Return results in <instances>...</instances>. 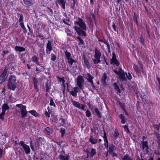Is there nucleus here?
Here are the masks:
<instances>
[{
	"mask_svg": "<svg viewBox=\"0 0 160 160\" xmlns=\"http://www.w3.org/2000/svg\"><path fill=\"white\" fill-rule=\"evenodd\" d=\"M76 23L82 29H81L80 28L76 26H74L75 29L78 34L79 35L85 36L86 33L84 31L86 30V27L85 22L81 19L79 18L78 20L75 22V24Z\"/></svg>",
	"mask_w": 160,
	"mask_h": 160,
	"instance_id": "1",
	"label": "nucleus"
},
{
	"mask_svg": "<svg viewBox=\"0 0 160 160\" xmlns=\"http://www.w3.org/2000/svg\"><path fill=\"white\" fill-rule=\"evenodd\" d=\"M113 71L115 73L119 76V78L121 81L126 80V78L125 77V72L123 71L121 68H118V70L116 69H113Z\"/></svg>",
	"mask_w": 160,
	"mask_h": 160,
	"instance_id": "2",
	"label": "nucleus"
},
{
	"mask_svg": "<svg viewBox=\"0 0 160 160\" xmlns=\"http://www.w3.org/2000/svg\"><path fill=\"white\" fill-rule=\"evenodd\" d=\"M94 57L96 58L92 59V61L94 64H98L101 62L100 57L101 53L100 51L97 48H95L94 50Z\"/></svg>",
	"mask_w": 160,
	"mask_h": 160,
	"instance_id": "3",
	"label": "nucleus"
},
{
	"mask_svg": "<svg viewBox=\"0 0 160 160\" xmlns=\"http://www.w3.org/2000/svg\"><path fill=\"white\" fill-rule=\"evenodd\" d=\"M65 53L68 62L73 67L76 66V63L75 60L70 58L71 55L70 53L67 51H65Z\"/></svg>",
	"mask_w": 160,
	"mask_h": 160,
	"instance_id": "4",
	"label": "nucleus"
},
{
	"mask_svg": "<svg viewBox=\"0 0 160 160\" xmlns=\"http://www.w3.org/2000/svg\"><path fill=\"white\" fill-rule=\"evenodd\" d=\"M107 150L108 152L112 155V157H118L117 154L114 152L116 150V147L115 145L112 144L109 145Z\"/></svg>",
	"mask_w": 160,
	"mask_h": 160,
	"instance_id": "5",
	"label": "nucleus"
},
{
	"mask_svg": "<svg viewBox=\"0 0 160 160\" xmlns=\"http://www.w3.org/2000/svg\"><path fill=\"white\" fill-rule=\"evenodd\" d=\"M16 107L20 109L22 117H24L27 115L28 113L26 110V106L21 104H17Z\"/></svg>",
	"mask_w": 160,
	"mask_h": 160,
	"instance_id": "6",
	"label": "nucleus"
},
{
	"mask_svg": "<svg viewBox=\"0 0 160 160\" xmlns=\"http://www.w3.org/2000/svg\"><path fill=\"white\" fill-rule=\"evenodd\" d=\"M76 82L77 85L78 87L81 89H82V88L83 86L84 80L82 76H79L77 77Z\"/></svg>",
	"mask_w": 160,
	"mask_h": 160,
	"instance_id": "7",
	"label": "nucleus"
},
{
	"mask_svg": "<svg viewBox=\"0 0 160 160\" xmlns=\"http://www.w3.org/2000/svg\"><path fill=\"white\" fill-rule=\"evenodd\" d=\"M19 144L22 146L26 154H28L30 153V149L28 145L25 144L24 142L22 141L20 142Z\"/></svg>",
	"mask_w": 160,
	"mask_h": 160,
	"instance_id": "8",
	"label": "nucleus"
},
{
	"mask_svg": "<svg viewBox=\"0 0 160 160\" xmlns=\"http://www.w3.org/2000/svg\"><path fill=\"white\" fill-rule=\"evenodd\" d=\"M71 101L72 102V105L75 107L81 109L83 110H85L84 108L85 106L83 104H81L80 103L78 102L75 101L73 99H71Z\"/></svg>",
	"mask_w": 160,
	"mask_h": 160,
	"instance_id": "9",
	"label": "nucleus"
},
{
	"mask_svg": "<svg viewBox=\"0 0 160 160\" xmlns=\"http://www.w3.org/2000/svg\"><path fill=\"white\" fill-rule=\"evenodd\" d=\"M110 64L117 66L119 65L120 63L116 58V56L115 54L113 53H112V58L110 61Z\"/></svg>",
	"mask_w": 160,
	"mask_h": 160,
	"instance_id": "10",
	"label": "nucleus"
},
{
	"mask_svg": "<svg viewBox=\"0 0 160 160\" xmlns=\"http://www.w3.org/2000/svg\"><path fill=\"white\" fill-rule=\"evenodd\" d=\"M52 50V45L51 41L48 40L46 46V53L49 54Z\"/></svg>",
	"mask_w": 160,
	"mask_h": 160,
	"instance_id": "11",
	"label": "nucleus"
},
{
	"mask_svg": "<svg viewBox=\"0 0 160 160\" xmlns=\"http://www.w3.org/2000/svg\"><path fill=\"white\" fill-rule=\"evenodd\" d=\"M86 78L87 79L88 81L91 83V85L94 88L95 87L93 85V83L92 80V79L94 78V77L90 73H87L86 75Z\"/></svg>",
	"mask_w": 160,
	"mask_h": 160,
	"instance_id": "12",
	"label": "nucleus"
},
{
	"mask_svg": "<svg viewBox=\"0 0 160 160\" xmlns=\"http://www.w3.org/2000/svg\"><path fill=\"white\" fill-rule=\"evenodd\" d=\"M142 147L143 151L146 152V153H148L149 149L148 145V143L147 141H142Z\"/></svg>",
	"mask_w": 160,
	"mask_h": 160,
	"instance_id": "13",
	"label": "nucleus"
},
{
	"mask_svg": "<svg viewBox=\"0 0 160 160\" xmlns=\"http://www.w3.org/2000/svg\"><path fill=\"white\" fill-rule=\"evenodd\" d=\"M83 65L86 67L87 68L89 69L90 68V65L88 62V58L87 57L83 56V61L82 62Z\"/></svg>",
	"mask_w": 160,
	"mask_h": 160,
	"instance_id": "14",
	"label": "nucleus"
},
{
	"mask_svg": "<svg viewBox=\"0 0 160 160\" xmlns=\"http://www.w3.org/2000/svg\"><path fill=\"white\" fill-rule=\"evenodd\" d=\"M7 72L4 71L0 75V84L2 83L6 80V76Z\"/></svg>",
	"mask_w": 160,
	"mask_h": 160,
	"instance_id": "15",
	"label": "nucleus"
},
{
	"mask_svg": "<svg viewBox=\"0 0 160 160\" xmlns=\"http://www.w3.org/2000/svg\"><path fill=\"white\" fill-rule=\"evenodd\" d=\"M71 90L70 91V93L73 96L76 97L78 92V87L72 88Z\"/></svg>",
	"mask_w": 160,
	"mask_h": 160,
	"instance_id": "16",
	"label": "nucleus"
},
{
	"mask_svg": "<svg viewBox=\"0 0 160 160\" xmlns=\"http://www.w3.org/2000/svg\"><path fill=\"white\" fill-rule=\"evenodd\" d=\"M24 4L27 7H29L30 6L32 5L33 2L32 0H22Z\"/></svg>",
	"mask_w": 160,
	"mask_h": 160,
	"instance_id": "17",
	"label": "nucleus"
},
{
	"mask_svg": "<svg viewBox=\"0 0 160 160\" xmlns=\"http://www.w3.org/2000/svg\"><path fill=\"white\" fill-rule=\"evenodd\" d=\"M16 83L8 82V88L10 89L14 90L16 88Z\"/></svg>",
	"mask_w": 160,
	"mask_h": 160,
	"instance_id": "18",
	"label": "nucleus"
},
{
	"mask_svg": "<svg viewBox=\"0 0 160 160\" xmlns=\"http://www.w3.org/2000/svg\"><path fill=\"white\" fill-rule=\"evenodd\" d=\"M89 141L92 144H95L98 142V139L91 135L89 139Z\"/></svg>",
	"mask_w": 160,
	"mask_h": 160,
	"instance_id": "19",
	"label": "nucleus"
},
{
	"mask_svg": "<svg viewBox=\"0 0 160 160\" xmlns=\"http://www.w3.org/2000/svg\"><path fill=\"white\" fill-rule=\"evenodd\" d=\"M15 49L16 52H24L25 51V49L24 48L20 46H16Z\"/></svg>",
	"mask_w": 160,
	"mask_h": 160,
	"instance_id": "20",
	"label": "nucleus"
},
{
	"mask_svg": "<svg viewBox=\"0 0 160 160\" xmlns=\"http://www.w3.org/2000/svg\"><path fill=\"white\" fill-rule=\"evenodd\" d=\"M104 140V146L107 149H108V141L107 138V137L106 136L105 134H104V136H103Z\"/></svg>",
	"mask_w": 160,
	"mask_h": 160,
	"instance_id": "21",
	"label": "nucleus"
},
{
	"mask_svg": "<svg viewBox=\"0 0 160 160\" xmlns=\"http://www.w3.org/2000/svg\"><path fill=\"white\" fill-rule=\"evenodd\" d=\"M96 153V150L94 148H92L91 149V152H87L88 155L89 154L91 157H92L94 156Z\"/></svg>",
	"mask_w": 160,
	"mask_h": 160,
	"instance_id": "22",
	"label": "nucleus"
},
{
	"mask_svg": "<svg viewBox=\"0 0 160 160\" xmlns=\"http://www.w3.org/2000/svg\"><path fill=\"white\" fill-rule=\"evenodd\" d=\"M2 111L5 112L7 110L9 109V108L7 104L5 103L2 106Z\"/></svg>",
	"mask_w": 160,
	"mask_h": 160,
	"instance_id": "23",
	"label": "nucleus"
},
{
	"mask_svg": "<svg viewBox=\"0 0 160 160\" xmlns=\"http://www.w3.org/2000/svg\"><path fill=\"white\" fill-rule=\"evenodd\" d=\"M16 77L13 75H12L10 77L9 79V82H12L16 83Z\"/></svg>",
	"mask_w": 160,
	"mask_h": 160,
	"instance_id": "24",
	"label": "nucleus"
},
{
	"mask_svg": "<svg viewBox=\"0 0 160 160\" xmlns=\"http://www.w3.org/2000/svg\"><path fill=\"white\" fill-rule=\"evenodd\" d=\"M28 112L29 113H31L32 115H33V116H34L36 117H39V114L35 110H32L29 111Z\"/></svg>",
	"mask_w": 160,
	"mask_h": 160,
	"instance_id": "25",
	"label": "nucleus"
},
{
	"mask_svg": "<svg viewBox=\"0 0 160 160\" xmlns=\"http://www.w3.org/2000/svg\"><path fill=\"white\" fill-rule=\"evenodd\" d=\"M60 3L61 4L62 7L63 9L65 8L66 0H59Z\"/></svg>",
	"mask_w": 160,
	"mask_h": 160,
	"instance_id": "26",
	"label": "nucleus"
},
{
	"mask_svg": "<svg viewBox=\"0 0 160 160\" xmlns=\"http://www.w3.org/2000/svg\"><path fill=\"white\" fill-rule=\"evenodd\" d=\"M113 86L114 88L115 89L116 91V93H120V90L119 87L117 86V84L116 83H114L113 84Z\"/></svg>",
	"mask_w": 160,
	"mask_h": 160,
	"instance_id": "27",
	"label": "nucleus"
},
{
	"mask_svg": "<svg viewBox=\"0 0 160 160\" xmlns=\"http://www.w3.org/2000/svg\"><path fill=\"white\" fill-rule=\"evenodd\" d=\"M59 158L61 160H68L69 159V156H63V155H60L59 156Z\"/></svg>",
	"mask_w": 160,
	"mask_h": 160,
	"instance_id": "28",
	"label": "nucleus"
},
{
	"mask_svg": "<svg viewBox=\"0 0 160 160\" xmlns=\"http://www.w3.org/2000/svg\"><path fill=\"white\" fill-rule=\"evenodd\" d=\"M32 62L35 63L39 65V63L38 62V58L36 56H33L32 58Z\"/></svg>",
	"mask_w": 160,
	"mask_h": 160,
	"instance_id": "29",
	"label": "nucleus"
},
{
	"mask_svg": "<svg viewBox=\"0 0 160 160\" xmlns=\"http://www.w3.org/2000/svg\"><path fill=\"white\" fill-rule=\"evenodd\" d=\"M122 160H132V159L128 155H126L122 158Z\"/></svg>",
	"mask_w": 160,
	"mask_h": 160,
	"instance_id": "30",
	"label": "nucleus"
},
{
	"mask_svg": "<svg viewBox=\"0 0 160 160\" xmlns=\"http://www.w3.org/2000/svg\"><path fill=\"white\" fill-rule=\"evenodd\" d=\"M125 75L126 76L127 78L129 80H131L132 78V76L130 72H128V73L125 72Z\"/></svg>",
	"mask_w": 160,
	"mask_h": 160,
	"instance_id": "31",
	"label": "nucleus"
},
{
	"mask_svg": "<svg viewBox=\"0 0 160 160\" xmlns=\"http://www.w3.org/2000/svg\"><path fill=\"white\" fill-rule=\"evenodd\" d=\"M107 78V77L106 75V74L105 73H104L102 75V82H103V83L104 84L106 83L105 80Z\"/></svg>",
	"mask_w": 160,
	"mask_h": 160,
	"instance_id": "32",
	"label": "nucleus"
},
{
	"mask_svg": "<svg viewBox=\"0 0 160 160\" xmlns=\"http://www.w3.org/2000/svg\"><path fill=\"white\" fill-rule=\"evenodd\" d=\"M119 135V133L118 130L117 129H115L114 130V137L115 138H117Z\"/></svg>",
	"mask_w": 160,
	"mask_h": 160,
	"instance_id": "33",
	"label": "nucleus"
},
{
	"mask_svg": "<svg viewBox=\"0 0 160 160\" xmlns=\"http://www.w3.org/2000/svg\"><path fill=\"white\" fill-rule=\"evenodd\" d=\"M65 129L64 128H61L60 129V132L61 133L62 137H63L65 134Z\"/></svg>",
	"mask_w": 160,
	"mask_h": 160,
	"instance_id": "34",
	"label": "nucleus"
},
{
	"mask_svg": "<svg viewBox=\"0 0 160 160\" xmlns=\"http://www.w3.org/2000/svg\"><path fill=\"white\" fill-rule=\"evenodd\" d=\"M62 21L65 24L67 25H69L67 22H69V18L66 17V18L65 19L64 18L62 19Z\"/></svg>",
	"mask_w": 160,
	"mask_h": 160,
	"instance_id": "35",
	"label": "nucleus"
},
{
	"mask_svg": "<svg viewBox=\"0 0 160 160\" xmlns=\"http://www.w3.org/2000/svg\"><path fill=\"white\" fill-rule=\"evenodd\" d=\"M95 112L99 117H101L100 113L97 108H95Z\"/></svg>",
	"mask_w": 160,
	"mask_h": 160,
	"instance_id": "36",
	"label": "nucleus"
},
{
	"mask_svg": "<svg viewBox=\"0 0 160 160\" xmlns=\"http://www.w3.org/2000/svg\"><path fill=\"white\" fill-rule=\"evenodd\" d=\"M20 25L24 31H26V29L25 27L23 22H21L20 23Z\"/></svg>",
	"mask_w": 160,
	"mask_h": 160,
	"instance_id": "37",
	"label": "nucleus"
},
{
	"mask_svg": "<svg viewBox=\"0 0 160 160\" xmlns=\"http://www.w3.org/2000/svg\"><path fill=\"white\" fill-rule=\"evenodd\" d=\"M19 15L20 16V18H19V22H23V17L22 14H20Z\"/></svg>",
	"mask_w": 160,
	"mask_h": 160,
	"instance_id": "38",
	"label": "nucleus"
},
{
	"mask_svg": "<svg viewBox=\"0 0 160 160\" xmlns=\"http://www.w3.org/2000/svg\"><path fill=\"white\" fill-rule=\"evenodd\" d=\"M45 130L48 132L51 133L52 132V130L49 127H47L45 128Z\"/></svg>",
	"mask_w": 160,
	"mask_h": 160,
	"instance_id": "39",
	"label": "nucleus"
},
{
	"mask_svg": "<svg viewBox=\"0 0 160 160\" xmlns=\"http://www.w3.org/2000/svg\"><path fill=\"white\" fill-rule=\"evenodd\" d=\"M5 112H2V113L0 114V119L3 120L4 119V116Z\"/></svg>",
	"mask_w": 160,
	"mask_h": 160,
	"instance_id": "40",
	"label": "nucleus"
},
{
	"mask_svg": "<svg viewBox=\"0 0 160 160\" xmlns=\"http://www.w3.org/2000/svg\"><path fill=\"white\" fill-rule=\"evenodd\" d=\"M50 105L51 106H53L54 107H56L53 101V100L51 98L50 99Z\"/></svg>",
	"mask_w": 160,
	"mask_h": 160,
	"instance_id": "41",
	"label": "nucleus"
},
{
	"mask_svg": "<svg viewBox=\"0 0 160 160\" xmlns=\"http://www.w3.org/2000/svg\"><path fill=\"white\" fill-rule=\"evenodd\" d=\"M86 116L88 117H89L91 116V113L88 110H87L86 112Z\"/></svg>",
	"mask_w": 160,
	"mask_h": 160,
	"instance_id": "42",
	"label": "nucleus"
},
{
	"mask_svg": "<svg viewBox=\"0 0 160 160\" xmlns=\"http://www.w3.org/2000/svg\"><path fill=\"white\" fill-rule=\"evenodd\" d=\"M56 59V56L53 54H51V60L52 61H55Z\"/></svg>",
	"mask_w": 160,
	"mask_h": 160,
	"instance_id": "43",
	"label": "nucleus"
},
{
	"mask_svg": "<svg viewBox=\"0 0 160 160\" xmlns=\"http://www.w3.org/2000/svg\"><path fill=\"white\" fill-rule=\"evenodd\" d=\"M32 78H33V82L34 83V85L37 84L38 83V81L37 79L36 78H34V77H33Z\"/></svg>",
	"mask_w": 160,
	"mask_h": 160,
	"instance_id": "44",
	"label": "nucleus"
},
{
	"mask_svg": "<svg viewBox=\"0 0 160 160\" xmlns=\"http://www.w3.org/2000/svg\"><path fill=\"white\" fill-rule=\"evenodd\" d=\"M123 127L124 128V130L126 132H129V130L128 128V126L127 125H126L123 126Z\"/></svg>",
	"mask_w": 160,
	"mask_h": 160,
	"instance_id": "45",
	"label": "nucleus"
},
{
	"mask_svg": "<svg viewBox=\"0 0 160 160\" xmlns=\"http://www.w3.org/2000/svg\"><path fill=\"white\" fill-rule=\"evenodd\" d=\"M140 41L142 44H144V39L143 38L142 35L140 37Z\"/></svg>",
	"mask_w": 160,
	"mask_h": 160,
	"instance_id": "46",
	"label": "nucleus"
},
{
	"mask_svg": "<svg viewBox=\"0 0 160 160\" xmlns=\"http://www.w3.org/2000/svg\"><path fill=\"white\" fill-rule=\"evenodd\" d=\"M112 27L113 28V30L115 31H117V32H118L116 30V28L115 24V23L114 22H113V23H112Z\"/></svg>",
	"mask_w": 160,
	"mask_h": 160,
	"instance_id": "47",
	"label": "nucleus"
},
{
	"mask_svg": "<svg viewBox=\"0 0 160 160\" xmlns=\"http://www.w3.org/2000/svg\"><path fill=\"white\" fill-rule=\"evenodd\" d=\"M145 159L146 160H153V158L152 156H149Z\"/></svg>",
	"mask_w": 160,
	"mask_h": 160,
	"instance_id": "48",
	"label": "nucleus"
},
{
	"mask_svg": "<svg viewBox=\"0 0 160 160\" xmlns=\"http://www.w3.org/2000/svg\"><path fill=\"white\" fill-rule=\"evenodd\" d=\"M133 68L136 71V72H137L138 71V67L137 65H134L133 66Z\"/></svg>",
	"mask_w": 160,
	"mask_h": 160,
	"instance_id": "49",
	"label": "nucleus"
},
{
	"mask_svg": "<svg viewBox=\"0 0 160 160\" xmlns=\"http://www.w3.org/2000/svg\"><path fill=\"white\" fill-rule=\"evenodd\" d=\"M140 97L142 98L143 102H144V101H146V99L147 98L146 96H145V97H144V96L142 97V95H141Z\"/></svg>",
	"mask_w": 160,
	"mask_h": 160,
	"instance_id": "50",
	"label": "nucleus"
},
{
	"mask_svg": "<svg viewBox=\"0 0 160 160\" xmlns=\"http://www.w3.org/2000/svg\"><path fill=\"white\" fill-rule=\"evenodd\" d=\"M154 153L158 155L160 154V152L158 150H155L154 151Z\"/></svg>",
	"mask_w": 160,
	"mask_h": 160,
	"instance_id": "51",
	"label": "nucleus"
},
{
	"mask_svg": "<svg viewBox=\"0 0 160 160\" xmlns=\"http://www.w3.org/2000/svg\"><path fill=\"white\" fill-rule=\"evenodd\" d=\"M3 152V151L2 149H0V158H1Z\"/></svg>",
	"mask_w": 160,
	"mask_h": 160,
	"instance_id": "52",
	"label": "nucleus"
},
{
	"mask_svg": "<svg viewBox=\"0 0 160 160\" xmlns=\"http://www.w3.org/2000/svg\"><path fill=\"white\" fill-rule=\"evenodd\" d=\"M57 79L58 80V81L60 82H62V81L63 79V78H61L59 77H58Z\"/></svg>",
	"mask_w": 160,
	"mask_h": 160,
	"instance_id": "53",
	"label": "nucleus"
},
{
	"mask_svg": "<svg viewBox=\"0 0 160 160\" xmlns=\"http://www.w3.org/2000/svg\"><path fill=\"white\" fill-rule=\"evenodd\" d=\"M45 115L47 117H48V118H49L50 117V115L49 113L47 112V111H46L45 112Z\"/></svg>",
	"mask_w": 160,
	"mask_h": 160,
	"instance_id": "54",
	"label": "nucleus"
},
{
	"mask_svg": "<svg viewBox=\"0 0 160 160\" xmlns=\"http://www.w3.org/2000/svg\"><path fill=\"white\" fill-rule=\"evenodd\" d=\"M120 118L122 119H123L125 118L124 116L122 114H120L119 115Z\"/></svg>",
	"mask_w": 160,
	"mask_h": 160,
	"instance_id": "55",
	"label": "nucleus"
},
{
	"mask_svg": "<svg viewBox=\"0 0 160 160\" xmlns=\"http://www.w3.org/2000/svg\"><path fill=\"white\" fill-rule=\"evenodd\" d=\"M79 43L82 44L84 43V42H83V40H82L81 39H80L79 40Z\"/></svg>",
	"mask_w": 160,
	"mask_h": 160,
	"instance_id": "56",
	"label": "nucleus"
},
{
	"mask_svg": "<svg viewBox=\"0 0 160 160\" xmlns=\"http://www.w3.org/2000/svg\"><path fill=\"white\" fill-rule=\"evenodd\" d=\"M3 52L4 55H6L8 53V51H4Z\"/></svg>",
	"mask_w": 160,
	"mask_h": 160,
	"instance_id": "57",
	"label": "nucleus"
},
{
	"mask_svg": "<svg viewBox=\"0 0 160 160\" xmlns=\"http://www.w3.org/2000/svg\"><path fill=\"white\" fill-rule=\"evenodd\" d=\"M65 80H64V79H63L62 82V85L64 87H65Z\"/></svg>",
	"mask_w": 160,
	"mask_h": 160,
	"instance_id": "58",
	"label": "nucleus"
},
{
	"mask_svg": "<svg viewBox=\"0 0 160 160\" xmlns=\"http://www.w3.org/2000/svg\"><path fill=\"white\" fill-rule=\"evenodd\" d=\"M121 122L122 123L124 124L125 123V118L123 119H122L121 121Z\"/></svg>",
	"mask_w": 160,
	"mask_h": 160,
	"instance_id": "59",
	"label": "nucleus"
},
{
	"mask_svg": "<svg viewBox=\"0 0 160 160\" xmlns=\"http://www.w3.org/2000/svg\"><path fill=\"white\" fill-rule=\"evenodd\" d=\"M107 48L108 50L109 51L110 49V46L109 44H107Z\"/></svg>",
	"mask_w": 160,
	"mask_h": 160,
	"instance_id": "60",
	"label": "nucleus"
},
{
	"mask_svg": "<svg viewBox=\"0 0 160 160\" xmlns=\"http://www.w3.org/2000/svg\"><path fill=\"white\" fill-rule=\"evenodd\" d=\"M45 88H46V90L47 91H48V89H49V88H48V84H46V87H45Z\"/></svg>",
	"mask_w": 160,
	"mask_h": 160,
	"instance_id": "61",
	"label": "nucleus"
},
{
	"mask_svg": "<svg viewBox=\"0 0 160 160\" xmlns=\"http://www.w3.org/2000/svg\"><path fill=\"white\" fill-rule=\"evenodd\" d=\"M48 9H49V12H50L52 14L53 13V11L51 9L49 8H48Z\"/></svg>",
	"mask_w": 160,
	"mask_h": 160,
	"instance_id": "62",
	"label": "nucleus"
},
{
	"mask_svg": "<svg viewBox=\"0 0 160 160\" xmlns=\"http://www.w3.org/2000/svg\"><path fill=\"white\" fill-rule=\"evenodd\" d=\"M62 15L64 16H65V17H67V15L66 14V13H64V12H63V13H62Z\"/></svg>",
	"mask_w": 160,
	"mask_h": 160,
	"instance_id": "63",
	"label": "nucleus"
},
{
	"mask_svg": "<svg viewBox=\"0 0 160 160\" xmlns=\"http://www.w3.org/2000/svg\"><path fill=\"white\" fill-rule=\"evenodd\" d=\"M90 2L91 4L92 5H93V0H90Z\"/></svg>",
	"mask_w": 160,
	"mask_h": 160,
	"instance_id": "64",
	"label": "nucleus"
}]
</instances>
